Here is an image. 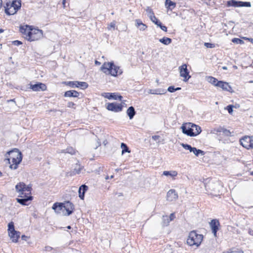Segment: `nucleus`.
I'll return each instance as SVG.
<instances>
[{
  "label": "nucleus",
  "instance_id": "36",
  "mask_svg": "<svg viewBox=\"0 0 253 253\" xmlns=\"http://www.w3.org/2000/svg\"><path fill=\"white\" fill-rule=\"evenodd\" d=\"M181 145L183 147V148L186 150H188L190 152H192L195 148L192 147L191 145L187 144L181 143Z\"/></svg>",
  "mask_w": 253,
  "mask_h": 253
},
{
  "label": "nucleus",
  "instance_id": "22",
  "mask_svg": "<svg viewBox=\"0 0 253 253\" xmlns=\"http://www.w3.org/2000/svg\"><path fill=\"white\" fill-rule=\"evenodd\" d=\"M20 235V233L15 230L13 232H9V236L13 242H17Z\"/></svg>",
  "mask_w": 253,
  "mask_h": 253
},
{
  "label": "nucleus",
  "instance_id": "63",
  "mask_svg": "<svg viewBox=\"0 0 253 253\" xmlns=\"http://www.w3.org/2000/svg\"><path fill=\"white\" fill-rule=\"evenodd\" d=\"M113 177H114L113 175H111V177H110L111 178H113Z\"/></svg>",
  "mask_w": 253,
  "mask_h": 253
},
{
  "label": "nucleus",
  "instance_id": "23",
  "mask_svg": "<svg viewBox=\"0 0 253 253\" xmlns=\"http://www.w3.org/2000/svg\"><path fill=\"white\" fill-rule=\"evenodd\" d=\"M218 87L222 88L224 90L230 91L231 89L230 86L227 82H222V81H218L216 84Z\"/></svg>",
  "mask_w": 253,
  "mask_h": 253
},
{
  "label": "nucleus",
  "instance_id": "46",
  "mask_svg": "<svg viewBox=\"0 0 253 253\" xmlns=\"http://www.w3.org/2000/svg\"><path fill=\"white\" fill-rule=\"evenodd\" d=\"M150 19L155 24H157V23L159 21L158 20V19L155 16V15L151 17Z\"/></svg>",
  "mask_w": 253,
  "mask_h": 253
},
{
  "label": "nucleus",
  "instance_id": "60",
  "mask_svg": "<svg viewBox=\"0 0 253 253\" xmlns=\"http://www.w3.org/2000/svg\"><path fill=\"white\" fill-rule=\"evenodd\" d=\"M210 79H213V80H214V79H216L215 78H213V77H210Z\"/></svg>",
  "mask_w": 253,
  "mask_h": 253
},
{
  "label": "nucleus",
  "instance_id": "25",
  "mask_svg": "<svg viewBox=\"0 0 253 253\" xmlns=\"http://www.w3.org/2000/svg\"><path fill=\"white\" fill-rule=\"evenodd\" d=\"M88 189V187L85 185H82L79 189V196L82 199H84V193Z\"/></svg>",
  "mask_w": 253,
  "mask_h": 253
},
{
  "label": "nucleus",
  "instance_id": "59",
  "mask_svg": "<svg viewBox=\"0 0 253 253\" xmlns=\"http://www.w3.org/2000/svg\"><path fill=\"white\" fill-rule=\"evenodd\" d=\"M222 69H224V70H226L227 69V67H225V66H224L222 67Z\"/></svg>",
  "mask_w": 253,
  "mask_h": 253
},
{
  "label": "nucleus",
  "instance_id": "5",
  "mask_svg": "<svg viewBox=\"0 0 253 253\" xmlns=\"http://www.w3.org/2000/svg\"><path fill=\"white\" fill-rule=\"evenodd\" d=\"M221 185L219 181H209L205 183V187L206 191L210 194L216 196L219 192Z\"/></svg>",
  "mask_w": 253,
  "mask_h": 253
},
{
  "label": "nucleus",
  "instance_id": "56",
  "mask_svg": "<svg viewBox=\"0 0 253 253\" xmlns=\"http://www.w3.org/2000/svg\"><path fill=\"white\" fill-rule=\"evenodd\" d=\"M65 3H66V0H63L62 4H63V6L64 8H65L66 7Z\"/></svg>",
  "mask_w": 253,
  "mask_h": 253
},
{
  "label": "nucleus",
  "instance_id": "53",
  "mask_svg": "<svg viewBox=\"0 0 253 253\" xmlns=\"http://www.w3.org/2000/svg\"><path fill=\"white\" fill-rule=\"evenodd\" d=\"M251 148H253V136L251 137Z\"/></svg>",
  "mask_w": 253,
  "mask_h": 253
},
{
  "label": "nucleus",
  "instance_id": "39",
  "mask_svg": "<svg viewBox=\"0 0 253 253\" xmlns=\"http://www.w3.org/2000/svg\"><path fill=\"white\" fill-rule=\"evenodd\" d=\"M180 87L175 88L174 86H170L168 87V90L170 92H173L176 90H180Z\"/></svg>",
  "mask_w": 253,
  "mask_h": 253
},
{
  "label": "nucleus",
  "instance_id": "3",
  "mask_svg": "<svg viewBox=\"0 0 253 253\" xmlns=\"http://www.w3.org/2000/svg\"><path fill=\"white\" fill-rule=\"evenodd\" d=\"M101 70L105 74L118 77L123 73V70L112 62H105L101 67Z\"/></svg>",
  "mask_w": 253,
  "mask_h": 253
},
{
  "label": "nucleus",
  "instance_id": "18",
  "mask_svg": "<svg viewBox=\"0 0 253 253\" xmlns=\"http://www.w3.org/2000/svg\"><path fill=\"white\" fill-rule=\"evenodd\" d=\"M180 76L185 79L188 77L187 79L190 78V76L188 75L187 71V66L186 64H183L179 67Z\"/></svg>",
  "mask_w": 253,
  "mask_h": 253
},
{
  "label": "nucleus",
  "instance_id": "16",
  "mask_svg": "<svg viewBox=\"0 0 253 253\" xmlns=\"http://www.w3.org/2000/svg\"><path fill=\"white\" fill-rule=\"evenodd\" d=\"M251 136H246L240 140V144L244 147L249 149L251 148Z\"/></svg>",
  "mask_w": 253,
  "mask_h": 253
},
{
  "label": "nucleus",
  "instance_id": "13",
  "mask_svg": "<svg viewBox=\"0 0 253 253\" xmlns=\"http://www.w3.org/2000/svg\"><path fill=\"white\" fill-rule=\"evenodd\" d=\"M191 126V123H190L185 125H183L181 127V128L183 133L188 136H194L193 133L194 132H192Z\"/></svg>",
  "mask_w": 253,
  "mask_h": 253
},
{
  "label": "nucleus",
  "instance_id": "54",
  "mask_svg": "<svg viewBox=\"0 0 253 253\" xmlns=\"http://www.w3.org/2000/svg\"><path fill=\"white\" fill-rule=\"evenodd\" d=\"M101 144H100V142H97V144L96 145H95V147H94V148L95 149H96L98 147H99V146H100Z\"/></svg>",
  "mask_w": 253,
  "mask_h": 253
},
{
  "label": "nucleus",
  "instance_id": "10",
  "mask_svg": "<svg viewBox=\"0 0 253 253\" xmlns=\"http://www.w3.org/2000/svg\"><path fill=\"white\" fill-rule=\"evenodd\" d=\"M107 109L115 112H121L123 109V105L121 104H118L116 103H109L107 105Z\"/></svg>",
  "mask_w": 253,
  "mask_h": 253
},
{
  "label": "nucleus",
  "instance_id": "38",
  "mask_svg": "<svg viewBox=\"0 0 253 253\" xmlns=\"http://www.w3.org/2000/svg\"><path fill=\"white\" fill-rule=\"evenodd\" d=\"M220 132H222L226 136H230L231 135L230 131L224 128H221L220 130L219 131Z\"/></svg>",
  "mask_w": 253,
  "mask_h": 253
},
{
  "label": "nucleus",
  "instance_id": "15",
  "mask_svg": "<svg viewBox=\"0 0 253 253\" xmlns=\"http://www.w3.org/2000/svg\"><path fill=\"white\" fill-rule=\"evenodd\" d=\"M102 95L105 98H108L109 99H119L120 100H122L123 98L121 95H120L116 93L105 92L102 93Z\"/></svg>",
  "mask_w": 253,
  "mask_h": 253
},
{
  "label": "nucleus",
  "instance_id": "49",
  "mask_svg": "<svg viewBox=\"0 0 253 253\" xmlns=\"http://www.w3.org/2000/svg\"><path fill=\"white\" fill-rule=\"evenodd\" d=\"M227 110H228L229 113L231 114L233 112V108L232 105H228L227 106Z\"/></svg>",
  "mask_w": 253,
  "mask_h": 253
},
{
  "label": "nucleus",
  "instance_id": "24",
  "mask_svg": "<svg viewBox=\"0 0 253 253\" xmlns=\"http://www.w3.org/2000/svg\"><path fill=\"white\" fill-rule=\"evenodd\" d=\"M166 90L164 89H150L148 90V93L152 94H164L166 93Z\"/></svg>",
  "mask_w": 253,
  "mask_h": 253
},
{
  "label": "nucleus",
  "instance_id": "51",
  "mask_svg": "<svg viewBox=\"0 0 253 253\" xmlns=\"http://www.w3.org/2000/svg\"><path fill=\"white\" fill-rule=\"evenodd\" d=\"M230 253H244V252L242 250L237 249L235 251H232Z\"/></svg>",
  "mask_w": 253,
  "mask_h": 253
},
{
  "label": "nucleus",
  "instance_id": "35",
  "mask_svg": "<svg viewBox=\"0 0 253 253\" xmlns=\"http://www.w3.org/2000/svg\"><path fill=\"white\" fill-rule=\"evenodd\" d=\"M65 84L66 85H69L70 86L72 87H78V81H75V82H64Z\"/></svg>",
  "mask_w": 253,
  "mask_h": 253
},
{
  "label": "nucleus",
  "instance_id": "12",
  "mask_svg": "<svg viewBox=\"0 0 253 253\" xmlns=\"http://www.w3.org/2000/svg\"><path fill=\"white\" fill-rule=\"evenodd\" d=\"M178 194L174 189H170L167 192V200L168 201H175L178 199Z\"/></svg>",
  "mask_w": 253,
  "mask_h": 253
},
{
  "label": "nucleus",
  "instance_id": "27",
  "mask_svg": "<svg viewBox=\"0 0 253 253\" xmlns=\"http://www.w3.org/2000/svg\"><path fill=\"white\" fill-rule=\"evenodd\" d=\"M79 95V93L76 90H68L65 92L64 96L77 97Z\"/></svg>",
  "mask_w": 253,
  "mask_h": 253
},
{
  "label": "nucleus",
  "instance_id": "9",
  "mask_svg": "<svg viewBox=\"0 0 253 253\" xmlns=\"http://www.w3.org/2000/svg\"><path fill=\"white\" fill-rule=\"evenodd\" d=\"M33 28V26L27 25L21 26L20 27V32L22 34L23 37L28 41V37H30V33Z\"/></svg>",
  "mask_w": 253,
  "mask_h": 253
},
{
  "label": "nucleus",
  "instance_id": "28",
  "mask_svg": "<svg viewBox=\"0 0 253 253\" xmlns=\"http://www.w3.org/2000/svg\"><path fill=\"white\" fill-rule=\"evenodd\" d=\"M126 114L129 117V119L131 120L136 114L134 107L132 106L129 107L126 111Z\"/></svg>",
  "mask_w": 253,
  "mask_h": 253
},
{
  "label": "nucleus",
  "instance_id": "20",
  "mask_svg": "<svg viewBox=\"0 0 253 253\" xmlns=\"http://www.w3.org/2000/svg\"><path fill=\"white\" fill-rule=\"evenodd\" d=\"M52 209L57 213H60L61 211L63 212V203H55L52 206Z\"/></svg>",
  "mask_w": 253,
  "mask_h": 253
},
{
  "label": "nucleus",
  "instance_id": "52",
  "mask_svg": "<svg viewBox=\"0 0 253 253\" xmlns=\"http://www.w3.org/2000/svg\"><path fill=\"white\" fill-rule=\"evenodd\" d=\"M248 233L251 235V236H253V230H252V229L251 228H249V231H248Z\"/></svg>",
  "mask_w": 253,
  "mask_h": 253
},
{
  "label": "nucleus",
  "instance_id": "61",
  "mask_svg": "<svg viewBox=\"0 0 253 253\" xmlns=\"http://www.w3.org/2000/svg\"><path fill=\"white\" fill-rule=\"evenodd\" d=\"M71 226H68L67 227V228H68V229H71Z\"/></svg>",
  "mask_w": 253,
  "mask_h": 253
},
{
  "label": "nucleus",
  "instance_id": "30",
  "mask_svg": "<svg viewBox=\"0 0 253 253\" xmlns=\"http://www.w3.org/2000/svg\"><path fill=\"white\" fill-rule=\"evenodd\" d=\"M59 153H69L71 155H74L75 154L76 152L74 149L71 147H69L67 148L66 149L61 150V151L59 152Z\"/></svg>",
  "mask_w": 253,
  "mask_h": 253
},
{
  "label": "nucleus",
  "instance_id": "11",
  "mask_svg": "<svg viewBox=\"0 0 253 253\" xmlns=\"http://www.w3.org/2000/svg\"><path fill=\"white\" fill-rule=\"evenodd\" d=\"M63 208L64 211H66L67 212L66 213H63V215H69L73 213L74 209V206L72 203L70 202L69 201H68L65 203H63Z\"/></svg>",
  "mask_w": 253,
  "mask_h": 253
},
{
  "label": "nucleus",
  "instance_id": "62",
  "mask_svg": "<svg viewBox=\"0 0 253 253\" xmlns=\"http://www.w3.org/2000/svg\"><path fill=\"white\" fill-rule=\"evenodd\" d=\"M105 179H109V176H106V178H105Z\"/></svg>",
  "mask_w": 253,
  "mask_h": 253
},
{
  "label": "nucleus",
  "instance_id": "2",
  "mask_svg": "<svg viewBox=\"0 0 253 253\" xmlns=\"http://www.w3.org/2000/svg\"><path fill=\"white\" fill-rule=\"evenodd\" d=\"M5 157V161L9 164V168L11 169H17L22 159V154L17 149L8 152Z\"/></svg>",
  "mask_w": 253,
  "mask_h": 253
},
{
  "label": "nucleus",
  "instance_id": "48",
  "mask_svg": "<svg viewBox=\"0 0 253 253\" xmlns=\"http://www.w3.org/2000/svg\"><path fill=\"white\" fill-rule=\"evenodd\" d=\"M219 81L218 80H210V83L212 84V85H215V86H218V85H217L216 84H217V82Z\"/></svg>",
  "mask_w": 253,
  "mask_h": 253
},
{
  "label": "nucleus",
  "instance_id": "26",
  "mask_svg": "<svg viewBox=\"0 0 253 253\" xmlns=\"http://www.w3.org/2000/svg\"><path fill=\"white\" fill-rule=\"evenodd\" d=\"M191 125L192 132H194L193 133L194 136H196L201 133L202 130L200 126L192 123H191Z\"/></svg>",
  "mask_w": 253,
  "mask_h": 253
},
{
  "label": "nucleus",
  "instance_id": "7",
  "mask_svg": "<svg viewBox=\"0 0 253 253\" xmlns=\"http://www.w3.org/2000/svg\"><path fill=\"white\" fill-rule=\"evenodd\" d=\"M43 37V32L42 30H40L33 27L32 31L30 34V37H28V41L33 42L38 41Z\"/></svg>",
  "mask_w": 253,
  "mask_h": 253
},
{
  "label": "nucleus",
  "instance_id": "19",
  "mask_svg": "<svg viewBox=\"0 0 253 253\" xmlns=\"http://www.w3.org/2000/svg\"><path fill=\"white\" fill-rule=\"evenodd\" d=\"M175 217L173 213L170 214L169 216L167 215L163 216V226H168L170 221L172 220Z\"/></svg>",
  "mask_w": 253,
  "mask_h": 253
},
{
  "label": "nucleus",
  "instance_id": "43",
  "mask_svg": "<svg viewBox=\"0 0 253 253\" xmlns=\"http://www.w3.org/2000/svg\"><path fill=\"white\" fill-rule=\"evenodd\" d=\"M115 27H116V22L114 21L109 24L107 28L109 30H110L112 28L114 30H115Z\"/></svg>",
  "mask_w": 253,
  "mask_h": 253
},
{
  "label": "nucleus",
  "instance_id": "6",
  "mask_svg": "<svg viewBox=\"0 0 253 253\" xmlns=\"http://www.w3.org/2000/svg\"><path fill=\"white\" fill-rule=\"evenodd\" d=\"M21 6V1L15 0L12 2H7L4 6L5 12L7 15H13Z\"/></svg>",
  "mask_w": 253,
  "mask_h": 253
},
{
  "label": "nucleus",
  "instance_id": "31",
  "mask_svg": "<svg viewBox=\"0 0 253 253\" xmlns=\"http://www.w3.org/2000/svg\"><path fill=\"white\" fill-rule=\"evenodd\" d=\"M165 4H166V6H167V7L171 10L173 9L176 6L175 3L172 1L170 0H166Z\"/></svg>",
  "mask_w": 253,
  "mask_h": 253
},
{
  "label": "nucleus",
  "instance_id": "64",
  "mask_svg": "<svg viewBox=\"0 0 253 253\" xmlns=\"http://www.w3.org/2000/svg\"><path fill=\"white\" fill-rule=\"evenodd\" d=\"M251 174H252V175H253V171L252 172V173H251Z\"/></svg>",
  "mask_w": 253,
  "mask_h": 253
},
{
  "label": "nucleus",
  "instance_id": "8",
  "mask_svg": "<svg viewBox=\"0 0 253 253\" xmlns=\"http://www.w3.org/2000/svg\"><path fill=\"white\" fill-rule=\"evenodd\" d=\"M228 6L234 7H250L251 6L250 2H243L241 1H236L235 0H231L227 1Z\"/></svg>",
  "mask_w": 253,
  "mask_h": 253
},
{
  "label": "nucleus",
  "instance_id": "34",
  "mask_svg": "<svg viewBox=\"0 0 253 253\" xmlns=\"http://www.w3.org/2000/svg\"><path fill=\"white\" fill-rule=\"evenodd\" d=\"M192 153H193L196 156H199L200 155H204L205 154V153L203 151L200 149H197L195 147L192 151Z\"/></svg>",
  "mask_w": 253,
  "mask_h": 253
},
{
  "label": "nucleus",
  "instance_id": "40",
  "mask_svg": "<svg viewBox=\"0 0 253 253\" xmlns=\"http://www.w3.org/2000/svg\"><path fill=\"white\" fill-rule=\"evenodd\" d=\"M146 12L147 13V15L148 16L149 18H150L152 16H154V14L151 8H150L149 7H147V8L146 9Z\"/></svg>",
  "mask_w": 253,
  "mask_h": 253
},
{
  "label": "nucleus",
  "instance_id": "44",
  "mask_svg": "<svg viewBox=\"0 0 253 253\" xmlns=\"http://www.w3.org/2000/svg\"><path fill=\"white\" fill-rule=\"evenodd\" d=\"M15 231L14 224L13 222H10L8 224V232H13Z\"/></svg>",
  "mask_w": 253,
  "mask_h": 253
},
{
  "label": "nucleus",
  "instance_id": "50",
  "mask_svg": "<svg viewBox=\"0 0 253 253\" xmlns=\"http://www.w3.org/2000/svg\"><path fill=\"white\" fill-rule=\"evenodd\" d=\"M13 44L15 45H20L22 43L20 41H14L12 42Z\"/></svg>",
  "mask_w": 253,
  "mask_h": 253
},
{
  "label": "nucleus",
  "instance_id": "14",
  "mask_svg": "<svg viewBox=\"0 0 253 253\" xmlns=\"http://www.w3.org/2000/svg\"><path fill=\"white\" fill-rule=\"evenodd\" d=\"M30 88L34 91H44L46 89V86L45 84L38 83L34 84H30Z\"/></svg>",
  "mask_w": 253,
  "mask_h": 253
},
{
  "label": "nucleus",
  "instance_id": "45",
  "mask_svg": "<svg viewBox=\"0 0 253 253\" xmlns=\"http://www.w3.org/2000/svg\"><path fill=\"white\" fill-rule=\"evenodd\" d=\"M152 138L155 141H158L157 143L158 144L160 142V136L159 135H153L152 136Z\"/></svg>",
  "mask_w": 253,
  "mask_h": 253
},
{
  "label": "nucleus",
  "instance_id": "42",
  "mask_svg": "<svg viewBox=\"0 0 253 253\" xmlns=\"http://www.w3.org/2000/svg\"><path fill=\"white\" fill-rule=\"evenodd\" d=\"M232 42L237 44H242L244 43V42L242 40L238 38H233L232 40Z\"/></svg>",
  "mask_w": 253,
  "mask_h": 253
},
{
  "label": "nucleus",
  "instance_id": "47",
  "mask_svg": "<svg viewBox=\"0 0 253 253\" xmlns=\"http://www.w3.org/2000/svg\"><path fill=\"white\" fill-rule=\"evenodd\" d=\"M204 45L207 48H213L214 47V45L213 44L208 42H205Z\"/></svg>",
  "mask_w": 253,
  "mask_h": 253
},
{
  "label": "nucleus",
  "instance_id": "4",
  "mask_svg": "<svg viewBox=\"0 0 253 253\" xmlns=\"http://www.w3.org/2000/svg\"><path fill=\"white\" fill-rule=\"evenodd\" d=\"M203 239V236L202 234H198L196 231L193 230L189 233L187 243L190 246L195 245L196 247H199L201 244Z\"/></svg>",
  "mask_w": 253,
  "mask_h": 253
},
{
  "label": "nucleus",
  "instance_id": "21",
  "mask_svg": "<svg viewBox=\"0 0 253 253\" xmlns=\"http://www.w3.org/2000/svg\"><path fill=\"white\" fill-rule=\"evenodd\" d=\"M135 25L137 28L142 31H145L147 28V25L143 23L140 19H136L135 20Z\"/></svg>",
  "mask_w": 253,
  "mask_h": 253
},
{
  "label": "nucleus",
  "instance_id": "32",
  "mask_svg": "<svg viewBox=\"0 0 253 253\" xmlns=\"http://www.w3.org/2000/svg\"><path fill=\"white\" fill-rule=\"evenodd\" d=\"M159 42L165 45H169L170 43H171L172 41L171 39L169 38L164 37L162 39H159Z\"/></svg>",
  "mask_w": 253,
  "mask_h": 253
},
{
  "label": "nucleus",
  "instance_id": "29",
  "mask_svg": "<svg viewBox=\"0 0 253 253\" xmlns=\"http://www.w3.org/2000/svg\"><path fill=\"white\" fill-rule=\"evenodd\" d=\"M163 174L165 176H169L174 178L177 175V172L175 170L164 171Z\"/></svg>",
  "mask_w": 253,
  "mask_h": 253
},
{
  "label": "nucleus",
  "instance_id": "58",
  "mask_svg": "<svg viewBox=\"0 0 253 253\" xmlns=\"http://www.w3.org/2000/svg\"><path fill=\"white\" fill-rule=\"evenodd\" d=\"M3 31H4V30H3V29H0V33H2V32H3Z\"/></svg>",
  "mask_w": 253,
  "mask_h": 253
},
{
  "label": "nucleus",
  "instance_id": "17",
  "mask_svg": "<svg viewBox=\"0 0 253 253\" xmlns=\"http://www.w3.org/2000/svg\"><path fill=\"white\" fill-rule=\"evenodd\" d=\"M219 225V223L218 221L216 219H212L210 222V226L212 230V233L214 234L215 236L216 235V232L218 229Z\"/></svg>",
  "mask_w": 253,
  "mask_h": 253
},
{
  "label": "nucleus",
  "instance_id": "1",
  "mask_svg": "<svg viewBox=\"0 0 253 253\" xmlns=\"http://www.w3.org/2000/svg\"><path fill=\"white\" fill-rule=\"evenodd\" d=\"M16 190L19 193V197L21 199H16L17 202L22 205H27V202L32 200L30 196L32 187L30 185H26L23 182H20L15 186Z\"/></svg>",
  "mask_w": 253,
  "mask_h": 253
},
{
  "label": "nucleus",
  "instance_id": "41",
  "mask_svg": "<svg viewBox=\"0 0 253 253\" xmlns=\"http://www.w3.org/2000/svg\"><path fill=\"white\" fill-rule=\"evenodd\" d=\"M156 25L159 26L163 31L165 32L167 31V27L164 25H163L161 22L159 21Z\"/></svg>",
  "mask_w": 253,
  "mask_h": 253
},
{
  "label": "nucleus",
  "instance_id": "57",
  "mask_svg": "<svg viewBox=\"0 0 253 253\" xmlns=\"http://www.w3.org/2000/svg\"><path fill=\"white\" fill-rule=\"evenodd\" d=\"M95 64L96 65H100V64H101V63H100V62H99V61H97V60H95Z\"/></svg>",
  "mask_w": 253,
  "mask_h": 253
},
{
  "label": "nucleus",
  "instance_id": "37",
  "mask_svg": "<svg viewBox=\"0 0 253 253\" xmlns=\"http://www.w3.org/2000/svg\"><path fill=\"white\" fill-rule=\"evenodd\" d=\"M78 87H80L83 89L86 88L88 86L87 84L85 82H78Z\"/></svg>",
  "mask_w": 253,
  "mask_h": 253
},
{
  "label": "nucleus",
  "instance_id": "55",
  "mask_svg": "<svg viewBox=\"0 0 253 253\" xmlns=\"http://www.w3.org/2000/svg\"><path fill=\"white\" fill-rule=\"evenodd\" d=\"M245 39L249 41L251 43L253 44V39L252 38H245Z\"/></svg>",
  "mask_w": 253,
  "mask_h": 253
},
{
  "label": "nucleus",
  "instance_id": "33",
  "mask_svg": "<svg viewBox=\"0 0 253 253\" xmlns=\"http://www.w3.org/2000/svg\"><path fill=\"white\" fill-rule=\"evenodd\" d=\"M121 147L123 149L122 151V155H123L126 152H127V153L130 152V151L129 150L128 147L127 146V145L125 143H122L121 144Z\"/></svg>",
  "mask_w": 253,
  "mask_h": 253
}]
</instances>
